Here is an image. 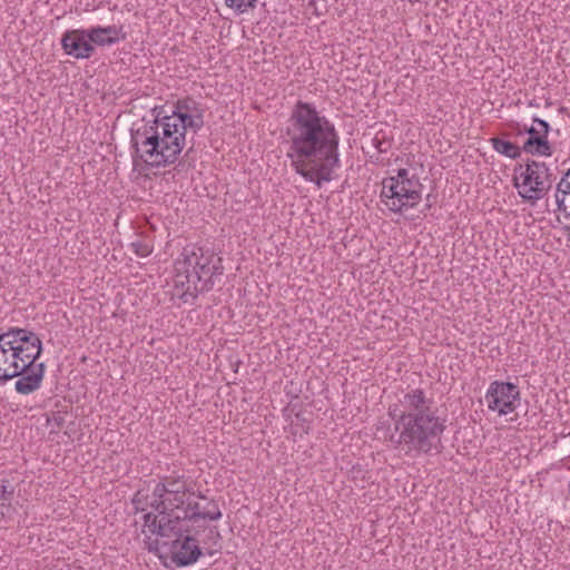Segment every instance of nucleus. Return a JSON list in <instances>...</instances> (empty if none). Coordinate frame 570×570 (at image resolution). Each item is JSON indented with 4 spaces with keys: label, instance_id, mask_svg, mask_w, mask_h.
I'll return each instance as SVG.
<instances>
[{
    "label": "nucleus",
    "instance_id": "obj_1",
    "mask_svg": "<svg viewBox=\"0 0 570 570\" xmlns=\"http://www.w3.org/2000/svg\"><path fill=\"white\" fill-rule=\"evenodd\" d=\"M136 510L145 511L149 505L158 514L167 515L160 521L158 535L177 537L173 541L171 560L178 567L189 566L202 554L198 541L194 537L191 524L199 521H218L223 513L218 502L196 491L194 482L184 474H171L160 479L153 490L151 500L141 498L138 491L134 499ZM198 533V530L195 531Z\"/></svg>",
    "mask_w": 570,
    "mask_h": 570
},
{
    "label": "nucleus",
    "instance_id": "obj_2",
    "mask_svg": "<svg viewBox=\"0 0 570 570\" xmlns=\"http://www.w3.org/2000/svg\"><path fill=\"white\" fill-rule=\"evenodd\" d=\"M286 157L296 174L318 188L333 179L340 166L335 126L313 104L298 100L285 128Z\"/></svg>",
    "mask_w": 570,
    "mask_h": 570
},
{
    "label": "nucleus",
    "instance_id": "obj_3",
    "mask_svg": "<svg viewBox=\"0 0 570 570\" xmlns=\"http://www.w3.org/2000/svg\"><path fill=\"white\" fill-rule=\"evenodd\" d=\"M397 438L391 435V442L405 454L424 453L438 450L441 435L445 430V420L438 415L432 396L422 389H410L399 399V404L390 407Z\"/></svg>",
    "mask_w": 570,
    "mask_h": 570
},
{
    "label": "nucleus",
    "instance_id": "obj_4",
    "mask_svg": "<svg viewBox=\"0 0 570 570\" xmlns=\"http://www.w3.org/2000/svg\"><path fill=\"white\" fill-rule=\"evenodd\" d=\"M42 341L37 333L22 327H10L0 334V383L18 379L14 390L28 395L40 389L46 365L37 362L42 353Z\"/></svg>",
    "mask_w": 570,
    "mask_h": 570
},
{
    "label": "nucleus",
    "instance_id": "obj_5",
    "mask_svg": "<svg viewBox=\"0 0 570 570\" xmlns=\"http://www.w3.org/2000/svg\"><path fill=\"white\" fill-rule=\"evenodd\" d=\"M150 112L151 119L142 118L141 126L131 128V148L135 160L139 158L151 168H165L181 154L187 130L168 117L165 106H155Z\"/></svg>",
    "mask_w": 570,
    "mask_h": 570
},
{
    "label": "nucleus",
    "instance_id": "obj_6",
    "mask_svg": "<svg viewBox=\"0 0 570 570\" xmlns=\"http://www.w3.org/2000/svg\"><path fill=\"white\" fill-rule=\"evenodd\" d=\"M224 272L223 259L214 252L188 245L175 262L174 283L181 289V298L195 299L199 293L210 291Z\"/></svg>",
    "mask_w": 570,
    "mask_h": 570
},
{
    "label": "nucleus",
    "instance_id": "obj_7",
    "mask_svg": "<svg viewBox=\"0 0 570 570\" xmlns=\"http://www.w3.org/2000/svg\"><path fill=\"white\" fill-rule=\"evenodd\" d=\"M422 190L419 176L406 168H400L395 175L382 180L380 198L389 210L405 214L420 204Z\"/></svg>",
    "mask_w": 570,
    "mask_h": 570
},
{
    "label": "nucleus",
    "instance_id": "obj_8",
    "mask_svg": "<svg viewBox=\"0 0 570 570\" xmlns=\"http://www.w3.org/2000/svg\"><path fill=\"white\" fill-rule=\"evenodd\" d=\"M514 171L523 179L524 191H519V195L532 204L541 199L552 186V175L544 163L529 160L524 166L515 167Z\"/></svg>",
    "mask_w": 570,
    "mask_h": 570
},
{
    "label": "nucleus",
    "instance_id": "obj_9",
    "mask_svg": "<svg viewBox=\"0 0 570 570\" xmlns=\"http://www.w3.org/2000/svg\"><path fill=\"white\" fill-rule=\"evenodd\" d=\"M484 399L489 410L497 412L500 416L507 415L517 409L520 401V390L513 383L493 381Z\"/></svg>",
    "mask_w": 570,
    "mask_h": 570
},
{
    "label": "nucleus",
    "instance_id": "obj_10",
    "mask_svg": "<svg viewBox=\"0 0 570 570\" xmlns=\"http://www.w3.org/2000/svg\"><path fill=\"white\" fill-rule=\"evenodd\" d=\"M168 117L177 122L181 129L197 132L204 127V115L199 104L193 98L179 99Z\"/></svg>",
    "mask_w": 570,
    "mask_h": 570
},
{
    "label": "nucleus",
    "instance_id": "obj_11",
    "mask_svg": "<svg viewBox=\"0 0 570 570\" xmlns=\"http://www.w3.org/2000/svg\"><path fill=\"white\" fill-rule=\"evenodd\" d=\"M87 35V29L66 31L61 38V47L63 51L76 59L90 58L96 49Z\"/></svg>",
    "mask_w": 570,
    "mask_h": 570
},
{
    "label": "nucleus",
    "instance_id": "obj_12",
    "mask_svg": "<svg viewBox=\"0 0 570 570\" xmlns=\"http://www.w3.org/2000/svg\"><path fill=\"white\" fill-rule=\"evenodd\" d=\"M87 37H89L91 43L97 46L114 45L119 40L126 39V33L122 32V27H118L116 24L107 27H92L87 29Z\"/></svg>",
    "mask_w": 570,
    "mask_h": 570
},
{
    "label": "nucleus",
    "instance_id": "obj_13",
    "mask_svg": "<svg viewBox=\"0 0 570 570\" xmlns=\"http://www.w3.org/2000/svg\"><path fill=\"white\" fill-rule=\"evenodd\" d=\"M554 198L558 210L570 218V177H561L557 185Z\"/></svg>",
    "mask_w": 570,
    "mask_h": 570
},
{
    "label": "nucleus",
    "instance_id": "obj_14",
    "mask_svg": "<svg viewBox=\"0 0 570 570\" xmlns=\"http://www.w3.org/2000/svg\"><path fill=\"white\" fill-rule=\"evenodd\" d=\"M523 150L531 155L551 156L552 147L547 139V136L529 137L524 145Z\"/></svg>",
    "mask_w": 570,
    "mask_h": 570
},
{
    "label": "nucleus",
    "instance_id": "obj_15",
    "mask_svg": "<svg viewBox=\"0 0 570 570\" xmlns=\"http://www.w3.org/2000/svg\"><path fill=\"white\" fill-rule=\"evenodd\" d=\"M14 494V487L6 479H0V519L6 517Z\"/></svg>",
    "mask_w": 570,
    "mask_h": 570
},
{
    "label": "nucleus",
    "instance_id": "obj_16",
    "mask_svg": "<svg viewBox=\"0 0 570 570\" xmlns=\"http://www.w3.org/2000/svg\"><path fill=\"white\" fill-rule=\"evenodd\" d=\"M491 142H492L493 149L497 153L504 155L511 159H515V158L520 157V155H521L520 148L517 145H514L508 140H503L500 138H492Z\"/></svg>",
    "mask_w": 570,
    "mask_h": 570
},
{
    "label": "nucleus",
    "instance_id": "obj_17",
    "mask_svg": "<svg viewBox=\"0 0 570 570\" xmlns=\"http://www.w3.org/2000/svg\"><path fill=\"white\" fill-rule=\"evenodd\" d=\"M257 0H225L226 7L233 9L237 13L247 12L256 7Z\"/></svg>",
    "mask_w": 570,
    "mask_h": 570
},
{
    "label": "nucleus",
    "instance_id": "obj_18",
    "mask_svg": "<svg viewBox=\"0 0 570 570\" xmlns=\"http://www.w3.org/2000/svg\"><path fill=\"white\" fill-rule=\"evenodd\" d=\"M161 518L158 520V517L153 512H148L144 515L145 524L149 528H153V531H159L160 521L165 518L167 520V515L160 514Z\"/></svg>",
    "mask_w": 570,
    "mask_h": 570
},
{
    "label": "nucleus",
    "instance_id": "obj_19",
    "mask_svg": "<svg viewBox=\"0 0 570 570\" xmlns=\"http://www.w3.org/2000/svg\"><path fill=\"white\" fill-rule=\"evenodd\" d=\"M130 246H131L134 253L140 257H146L151 253L149 245H147L142 242H134V243H131Z\"/></svg>",
    "mask_w": 570,
    "mask_h": 570
},
{
    "label": "nucleus",
    "instance_id": "obj_20",
    "mask_svg": "<svg viewBox=\"0 0 570 570\" xmlns=\"http://www.w3.org/2000/svg\"><path fill=\"white\" fill-rule=\"evenodd\" d=\"M533 124L537 125L535 128H538V132L540 136H548L550 126L546 120L540 119V118H533Z\"/></svg>",
    "mask_w": 570,
    "mask_h": 570
},
{
    "label": "nucleus",
    "instance_id": "obj_21",
    "mask_svg": "<svg viewBox=\"0 0 570 570\" xmlns=\"http://www.w3.org/2000/svg\"><path fill=\"white\" fill-rule=\"evenodd\" d=\"M48 422H53L57 428H61L65 423V417L59 412L52 413V416L48 419Z\"/></svg>",
    "mask_w": 570,
    "mask_h": 570
},
{
    "label": "nucleus",
    "instance_id": "obj_22",
    "mask_svg": "<svg viewBox=\"0 0 570 570\" xmlns=\"http://www.w3.org/2000/svg\"><path fill=\"white\" fill-rule=\"evenodd\" d=\"M525 131L530 135V137L539 136L538 128H535L534 126L527 128Z\"/></svg>",
    "mask_w": 570,
    "mask_h": 570
},
{
    "label": "nucleus",
    "instance_id": "obj_23",
    "mask_svg": "<svg viewBox=\"0 0 570 570\" xmlns=\"http://www.w3.org/2000/svg\"><path fill=\"white\" fill-rule=\"evenodd\" d=\"M514 186H515L517 188H519V187H520V184H519V181H518V178H514Z\"/></svg>",
    "mask_w": 570,
    "mask_h": 570
},
{
    "label": "nucleus",
    "instance_id": "obj_24",
    "mask_svg": "<svg viewBox=\"0 0 570 570\" xmlns=\"http://www.w3.org/2000/svg\"><path fill=\"white\" fill-rule=\"evenodd\" d=\"M430 197H431V195H428V197H426V200H428V202H431V198H430Z\"/></svg>",
    "mask_w": 570,
    "mask_h": 570
},
{
    "label": "nucleus",
    "instance_id": "obj_25",
    "mask_svg": "<svg viewBox=\"0 0 570 570\" xmlns=\"http://www.w3.org/2000/svg\"><path fill=\"white\" fill-rule=\"evenodd\" d=\"M569 493H570V481H569Z\"/></svg>",
    "mask_w": 570,
    "mask_h": 570
}]
</instances>
